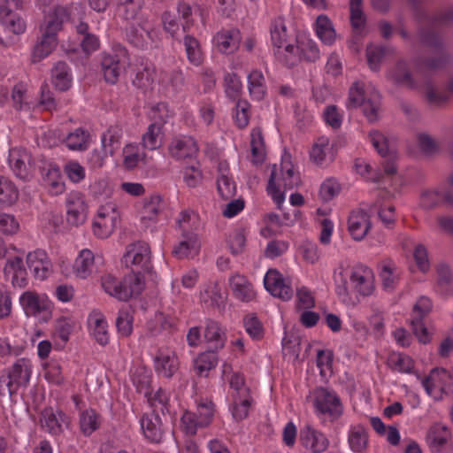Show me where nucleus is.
<instances>
[{
    "label": "nucleus",
    "instance_id": "obj_49",
    "mask_svg": "<svg viewBox=\"0 0 453 453\" xmlns=\"http://www.w3.org/2000/svg\"><path fill=\"white\" fill-rule=\"evenodd\" d=\"M19 199V189L9 178L0 177V204L10 206Z\"/></svg>",
    "mask_w": 453,
    "mask_h": 453
},
{
    "label": "nucleus",
    "instance_id": "obj_53",
    "mask_svg": "<svg viewBox=\"0 0 453 453\" xmlns=\"http://www.w3.org/2000/svg\"><path fill=\"white\" fill-rule=\"evenodd\" d=\"M204 339L210 345V348L215 349H221L225 344L224 333L219 325L213 320H208L206 322Z\"/></svg>",
    "mask_w": 453,
    "mask_h": 453
},
{
    "label": "nucleus",
    "instance_id": "obj_50",
    "mask_svg": "<svg viewBox=\"0 0 453 453\" xmlns=\"http://www.w3.org/2000/svg\"><path fill=\"white\" fill-rule=\"evenodd\" d=\"M89 133L82 128H76L65 139V146L70 150H85L89 146Z\"/></svg>",
    "mask_w": 453,
    "mask_h": 453
},
{
    "label": "nucleus",
    "instance_id": "obj_52",
    "mask_svg": "<svg viewBox=\"0 0 453 453\" xmlns=\"http://www.w3.org/2000/svg\"><path fill=\"white\" fill-rule=\"evenodd\" d=\"M388 365L395 372L411 373L414 368V361L405 354L393 352L388 357Z\"/></svg>",
    "mask_w": 453,
    "mask_h": 453
},
{
    "label": "nucleus",
    "instance_id": "obj_36",
    "mask_svg": "<svg viewBox=\"0 0 453 453\" xmlns=\"http://www.w3.org/2000/svg\"><path fill=\"white\" fill-rule=\"evenodd\" d=\"M169 151L173 157L183 159L196 156L198 146L192 137L183 136L173 140L169 146Z\"/></svg>",
    "mask_w": 453,
    "mask_h": 453
},
{
    "label": "nucleus",
    "instance_id": "obj_12",
    "mask_svg": "<svg viewBox=\"0 0 453 453\" xmlns=\"http://www.w3.org/2000/svg\"><path fill=\"white\" fill-rule=\"evenodd\" d=\"M451 374L444 368H434L421 380L427 395L434 400H441L448 395L450 388Z\"/></svg>",
    "mask_w": 453,
    "mask_h": 453
},
{
    "label": "nucleus",
    "instance_id": "obj_19",
    "mask_svg": "<svg viewBox=\"0 0 453 453\" xmlns=\"http://www.w3.org/2000/svg\"><path fill=\"white\" fill-rule=\"evenodd\" d=\"M103 263L104 259L101 255H96L92 250L83 249L74 260L73 272L77 278L85 280L96 272L98 265Z\"/></svg>",
    "mask_w": 453,
    "mask_h": 453
},
{
    "label": "nucleus",
    "instance_id": "obj_13",
    "mask_svg": "<svg viewBox=\"0 0 453 453\" xmlns=\"http://www.w3.org/2000/svg\"><path fill=\"white\" fill-rule=\"evenodd\" d=\"M127 62L128 56L125 48L119 47L113 54L104 53L101 65L104 80L108 83L115 84Z\"/></svg>",
    "mask_w": 453,
    "mask_h": 453
},
{
    "label": "nucleus",
    "instance_id": "obj_29",
    "mask_svg": "<svg viewBox=\"0 0 453 453\" xmlns=\"http://www.w3.org/2000/svg\"><path fill=\"white\" fill-rule=\"evenodd\" d=\"M154 365L159 375L171 378L179 368L178 357L172 350H159L154 358Z\"/></svg>",
    "mask_w": 453,
    "mask_h": 453
},
{
    "label": "nucleus",
    "instance_id": "obj_62",
    "mask_svg": "<svg viewBox=\"0 0 453 453\" xmlns=\"http://www.w3.org/2000/svg\"><path fill=\"white\" fill-rule=\"evenodd\" d=\"M276 58L288 66H294L301 60L300 51L297 50V44L295 46L287 43L278 50H274Z\"/></svg>",
    "mask_w": 453,
    "mask_h": 453
},
{
    "label": "nucleus",
    "instance_id": "obj_27",
    "mask_svg": "<svg viewBox=\"0 0 453 453\" xmlns=\"http://www.w3.org/2000/svg\"><path fill=\"white\" fill-rule=\"evenodd\" d=\"M371 228L369 215L362 210L351 211L348 219V229L356 241L363 240Z\"/></svg>",
    "mask_w": 453,
    "mask_h": 453
},
{
    "label": "nucleus",
    "instance_id": "obj_55",
    "mask_svg": "<svg viewBox=\"0 0 453 453\" xmlns=\"http://www.w3.org/2000/svg\"><path fill=\"white\" fill-rule=\"evenodd\" d=\"M248 88L256 100L264 98L266 92L265 80L261 71L254 70L248 75Z\"/></svg>",
    "mask_w": 453,
    "mask_h": 453
},
{
    "label": "nucleus",
    "instance_id": "obj_37",
    "mask_svg": "<svg viewBox=\"0 0 453 453\" xmlns=\"http://www.w3.org/2000/svg\"><path fill=\"white\" fill-rule=\"evenodd\" d=\"M145 289V280L142 273L132 271L123 278L122 301L127 302L131 298L139 296Z\"/></svg>",
    "mask_w": 453,
    "mask_h": 453
},
{
    "label": "nucleus",
    "instance_id": "obj_48",
    "mask_svg": "<svg viewBox=\"0 0 453 453\" xmlns=\"http://www.w3.org/2000/svg\"><path fill=\"white\" fill-rule=\"evenodd\" d=\"M148 399V403L152 408V413L161 412L165 414V412H169V402H170V393L162 388H158L155 392H151L145 395Z\"/></svg>",
    "mask_w": 453,
    "mask_h": 453
},
{
    "label": "nucleus",
    "instance_id": "obj_2",
    "mask_svg": "<svg viewBox=\"0 0 453 453\" xmlns=\"http://www.w3.org/2000/svg\"><path fill=\"white\" fill-rule=\"evenodd\" d=\"M68 14L65 7L55 8L53 14L48 17L45 27L42 28V37L35 43L31 61L38 63L47 58L57 47V34L62 28V25L67 19Z\"/></svg>",
    "mask_w": 453,
    "mask_h": 453
},
{
    "label": "nucleus",
    "instance_id": "obj_61",
    "mask_svg": "<svg viewBox=\"0 0 453 453\" xmlns=\"http://www.w3.org/2000/svg\"><path fill=\"white\" fill-rule=\"evenodd\" d=\"M183 73L180 69H173L172 71L161 70L159 73L158 84L164 88L176 90L183 85Z\"/></svg>",
    "mask_w": 453,
    "mask_h": 453
},
{
    "label": "nucleus",
    "instance_id": "obj_33",
    "mask_svg": "<svg viewBox=\"0 0 453 453\" xmlns=\"http://www.w3.org/2000/svg\"><path fill=\"white\" fill-rule=\"evenodd\" d=\"M157 73L154 65L149 61H142L137 67L133 84L140 88H152L156 81L158 82Z\"/></svg>",
    "mask_w": 453,
    "mask_h": 453
},
{
    "label": "nucleus",
    "instance_id": "obj_41",
    "mask_svg": "<svg viewBox=\"0 0 453 453\" xmlns=\"http://www.w3.org/2000/svg\"><path fill=\"white\" fill-rule=\"evenodd\" d=\"M270 40L273 51L288 43V34L283 18L278 17L272 20L270 25Z\"/></svg>",
    "mask_w": 453,
    "mask_h": 453
},
{
    "label": "nucleus",
    "instance_id": "obj_60",
    "mask_svg": "<svg viewBox=\"0 0 453 453\" xmlns=\"http://www.w3.org/2000/svg\"><path fill=\"white\" fill-rule=\"evenodd\" d=\"M297 50L300 51L301 59L314 62L319 58V50L317 43L305 36L297 39Z\"/></svg>",
    "mask_w": 453,
    "mask_h": 453
},
{
    "label": "nucleus",
    "instance_id": "obj_4",
    "mask_svg": "<svg viewBox=\"0 0 453 453\" xmlns=\"http://www.w3.org/2000/svg\"><path fill=\"white\" fill-rule=\"evenodd\" d=\"M33 372V365L30 359L21 357L17 359L9 368L5 374L0 376V395L8 394L12 395L20 388H25L30 381Z\"/></svg>",
    "mask_w": 453,
    "mask_h": 453
},
{
    "label": "nucleus",
    "instance_id": "obj_15",
    "mask_svg": "<svg viewBox=\"0 0 453 453\" xmlns=\"http://www.w3.org/2000/svg\"><path fill=\"white\" fill-rule=\"evenodd\" d=\"M66 210V221L73 226H79L85 223L88 218V204L85 196L79 191L68 193L65 200Z\"/></svg>",
    "mask_w": 453,
    "mask_h": 453
},
{
    "label": "nucleus",
    "instance_id": "obj_18",
    "mask_svg": "<svg viewBox=\"0 0 453 453\" xmlns=\"http://www.w3.org/2000/svg\"><path fill=\"white\" fill-rule=\"evenodd\" d=\"M265 289L273 296L288 301L293 296V288L288 279L276 269H269L264 277Z\"/></svg>",
    "mask_w": 453,
    "mask_h": 453
},
{
    "label": "nucleus",
    "instance_id": "obj_7",
    "mask_svg": "<svg viewBox=\"0 0 453 453\" xmlns=\"http://www.w3.org/2000/svg\"><path fill=\"white\" fill-rule=\"evenodd\" d=\"M120 221V212L116 203L109 201L102 204L94 217L92 232L99 239L110 237Z\"/></svg>",
    "mask_w": 453,
    "mask_h": 453
},
{
    "label": "nucleus",
    "instance_id": "obj_45",
    "mask_svg": "<svg viewBox=\"0 0 453 453\" xmlns=\"http://www.w3.org/2000/svg\"><path fill=\"white\" fill-rule=\"evenodd\" d=\"M315 30L323 43L332 45L335 42L336 34L327 16L322 14L317 18Z\"/></svg>",
    "mask_w": 453,
    "mask_h": 453
},
{
    "label": "nucleus",
    "instance_id": "obj_47",
    "mask_svg": "<svg viewBox=\"0 0 453 453\" xmlns=\"http://www.w3.org/2000/svg\"><path fill=\"white\" fill-rule=\"evenodd\" d=\"M177 228L180 234L196 233L199 226V217L191 210H183L176 219Z\"/></svg>",
    "mask_w": 453,
    "mask_h": 453
},
{
    "label": "nucleus",
    "instance_id": "obj_16",
    "mask_svg": "<svg viewBox=\"0 0 453 453\" xmlns=\"http://www.w3.org/2000/svg\"><path fill=\"white\" fill-rule=\"evenodd\" d=\"M122 137V126L119 124L111 126L101 136V144L104 156H101L98 152L95 151L91 157V161L93 164L101 167L104 165V157L112 156L114 152L119 148Z\"/></svg>",
    "mask_w": 453,
    "mask_h": 453
},
{
    "label": "nucleus",
    "instance_id": "obj_3",
    "mask_svg": "<svg viewBox=\"0 0 453 453\" xmlns=\"http://www.w3.org/2000/svg\"><path fill=\"white\" fill-rule=\"evenodd\" d=\"M299 183L300 177L295 173L289 156H287L282 159L280 168L276 165L273 166L268 180L267 192L278 208H280L285 201L286 190L292 189Z\"/></svg>",
    "mask_w": 453,
    "mask_h": 453
},
{
    "label": "nucleus",
    "instance_id": "obj_64",
    "mask_svg": "<svg viewBox=\"0 0 453 453\" xmlns=\"http://www.w3.org/2000/svg\"><path fill=\"white\" fill-rule=\"evenodd\" d=\"M134 316L130 309H121L118 312L116 326L121 337H127L133 332Z\"/></svg>",
    "mask_w": 453,
    "mask_h": 453
},
{
    "label": "nucleus",
    "instance_id": "obj_14",
    "mask_svg": "<svg viewBox=\"0 0 453 453\" xmlns=\"http://www.w3.org/2000/svg\"><path fill=\"white\" fill-rule=\"evenodd\" d=\"M314 407L319 414L331 418H338L342 414V405L337 395L327 388H319L314 390Z\"/></svg>",
    "mask_w": 453,
    "mask_h": 453
},
{
    "label": "nucleus",
    "instance_id": "obj_43",
    "mask_svg": "<svg viewBox=\"0 0 453 453\" xmlns=\"http://www.w3.org/2000/svg\"><path fill=\"white\" fill-rule=\"evenodd\" d=\"M52 82L61 91L67 90L72 86L73 76L70 68L65 62H58L52 69Z\"/></svg>",
    "mask_w": 453,
    "mask_h": 453
},
{
    "label": "nucleus",
    "instance_id": "obj_56",
    "mask_svg": "<svg viewBox=\"0 0 453 453\" xmlns=\"http://www.w3.org/2000/svg\"><path fill=\"white\" fill-rule=\"evenodd\" d=\"M12 105L17 111L28 110L30 108V96L28 86L24 82L15 84L12 90Z\"/></svg>",
    "mask_w": 453,
    "mask_h": 453
},
{
    "label": "nucleus",
    "instance_id": "obj_9",
    "mask_svg": "<svg viewBox=\"0 0 453 453\" xmlns=\"http://www.w3.org/2000/svg\"><path fill=\"white\" fill-rule=\"evenodd\" d=\"M122 260L125 265L134 272H149L151 268V252L149 244L144 242L129 244Z\"/></svg>",
    "mask_w": 453,
    "mask_h": 453
},
{
    "label": "nucleus",
    "instance_id": "obj_39",
    "mask_svg": "<svg viewBox=\"0 0 453 453\" xmlns=\"http://www.w3.org/2000/svg\"><path fill=\"white\" fill-rule=\"evenodd\" d=\"M181 239L173 252L178 258H186L196 254L200 249V242L196 233L180 234Z\"/></svg>",
    "mask_w": 453,
    "mask_h": 453
},
{
    "label": "nucleus",
    "instance_id": "obj_6",
    "mask_svg": "<svg viewBox=\"0 0 453 453\" xmlns=\"http://www.w3.org/2000/svg\"><path fill=\"white\" fill-rule=\"evenodd\" d=\"M349 106H361L367 120L373 123L380 118V96L375 89H372L370 93L365 92L363 87L358 82H356L349 88Z\"/></svg>",
    "mask_w": 453,
    "mask_h": 453
},
{
    "label": "nucleus",
    "instance_id": "obj_25",
    "mask_svg": "<svg viewBox=\"0 0 453 453\" xmlns=\"http://www.w3.org/2000/svg\"><path fill=\"white\" fill-rule=\"evenodd\" d=\"M229 288L234 298L241 302L249 303L256 298L257 293L253 284L248 278L240 273H234L228 280Z\"/></svg>",
    "mask_w": 453,
    "mask_h": 453
},
{
    "label": "nucleus",
    "instance_id": "obj_11",
    "mask_svg": "<svg viewBox=\"0 0 453 453\" xmlns=\"http://www.w3.org/2000/svg\"><path fill=\"white\" fill-rule=\"evenodd\" d=\"M453 202V180L440 185L435 189H426L420 194L419 207L424 210H432L435 207L451 205Z\"/></svg>",
    "mask_w": 453,
    "mask_h": 453
},
{
    "label": "nucleus",
    "instance_id": "obj_26",
    "mask_svg": "<svg viewBox=\"0 0 453 453\" xmlns=\"http://www.w3.org/2000/svg\"><path fill=\"white\" fill-rule=\"evenodd\" d=\"M241 39V33L238 29H223L214 35L213 43L219 51L231 54L239 48Z\"/></svg>",
    "mask_w": 453,
    "mask_h": 453
},
{
    "label": "nucleus",
    "instance_id": "obj_44",
    "mask_svg": "<svg viewBox=\"0 0 453 453\" xmlns=\"http://www.w3.org/2000/svg\"><path fill=\"white\" fill-rule=\"evenodd\" d=\"M252 403L251 395H233L229 410L234 419L236 421L245 419L249 415Z\"/></svg>",
    "mask_w": 453,
    "mask_h": 453
},
{
    "label": "nucleus",
    "instance_id": "obj_59",
    "mask_svg": "<svg viewBox=\"0 0 453 453\" xmlns=\"http://www.w3.org/2000/svg\"><path fill=\"white\" fill-rule=\"evenodd\" d=\"M183 43L188 61L194 65H200L203 61L200 42L195 37L186 35Z\"/></svg>",
    "mask_w": 453,
    "mask_h": 453
},
{
    "label": "nucleus",
    "instance_id": "obj_5",
    "mask_svg": "<svg viewBox=\"0 0 453 453\" xmlns=\"http://www.w3.org/2000/svg\"><path fill=\"white\" fill-rule=\"evenodd\" d=\"M215 404L209 399L196 403V411H185L180 418L181 430L188 435L196 434L199 428L209 426L215 416Z\"/></svg>",
    "mask_w": 453,
    "mask_h": 453
},
{
    "label": "nucleus",
    "instance_id": "obj_46",
    "mask_svg": "<svg viewBox=\"0 0 453 453\" xmlns=\"http://www.w3.org/2000/svg\"><path fill=\"white\" fill-rule=\"evenodd\" d=\"M251 162L254 165H260L265 159V145L262 132L259 128H254L250 134Z\"/></svg>",
    "mask_w": 453,
    "mask_h": 453
},
{
    "label": "nucleus",
    "instance_id": "obj_51",
    "mask_svg": "<svg viewBox=\"0 0 453 453\" xmlns=\"http://www.w3.org/2000/svg\"><path fill=\"white\" fill-rule=\"evenodd\" d=\"M123 165L133 170L144 161L145 154L137 144L129 143L123 148Z\"/></svg>",
    "mask_w": 453,
    "mask_h": 453
},
{
    "label": "nucleus",
    "instance_id": "obj_35",
    "mask_svg": "<svg viewBox=\"0 0 453 453\" xmlns=\"http://www.w3.org/2000/svg\"><path fill=\"white\" fill-rule=\"evenodd\" d=\"M450 438V429L441 423H436L430 428L426 441L434 453H441L442 449Z\"/></svg>",
    "mask_w": 453,
    "mask_h": 453
},
{
    "label": "nucleus",
    "instance_id": "obj_42",
    "mask_svg": "<svg viewBox=\"0 0 453 453\" xmlns=\"http://www.w3.org/2000/svg\"><path fill=\"white\" fill-rule=\"evenodd\" d=\"M380 278L386 290H393L398 283L399 273L395 262L384 260L380 264Z\"/></svg>",
    "mask_w": 453,
    "mask_h": 453
},
{
    "label": "nucleus",
    "instance_id": "obj_23",
    "mask_svg": "<svg viewBox=\"0 0 453 453\" xmlns=\"http://www.w3.org/2000/svg\"><path fill=\"white\" fill-rule=\"evenodd\" d=\"M40 422L48 433L58 435L68 426L70 419L62 411L46 408L42 411Z\"/></svg>",
    "mask_w": 453,
    "mask_h": 453
},
{
    "label": "nucleus",
    "instance_id": "obj_22",
    "mask_svg": "<svg viewBox=\"0 0 453 453\" xmlns=\"http://www.w3.org/2000/svg\"><path fill=\"white\" fill-rule=\"evenodd\" d=\"M8 164L17 177L23 180L29 178L32 168L31 156L25 148L13 147L10 149Z\"/></svg>",
    "mask_w": 453,
    "mask_h": 453
},
{
    "label": "nucleus",
    "instance_id": "obj_63",
    "mask_svg": "<svg viewBox=\"0 0 453 453\" xmlns=\"http://www.w3.org/2000/svg\"><path fill=\"white\" fill-rule=\"evenodd\" d=\"M218 361L215 351H205L195 360V368L198 374L206 376L210 370L216 367Z\"/></svg>",
    "mask_w": 453,
    "mask_h": 453
},
{
    "label": "nucleus",
    "instance_id": "obj_31",
    "mask_svg": "<svg viewBox=\"0 0 453 453\" xmlns=\"http://www.w3.org/2000/svg\"><path fill=\"white\" fill-rule=\"evenodd\" d=\"M129 41L136 47L142 48L148 41H153L155 31L152 24L148 20H142L137 25L133 24L127 33Z\"/></svg>",
    "mask_w": 453,
    "mask_h": 453
},
{
    "label": "nucleus",
    "instance_id": "obj_24",
    "mask_svg": "<svg viewBox=\"0 0 453 453\" xmlns=\"http://www.w3.org/2000/svg\"><path fill=\"white\" fill-rule=\"evenodd\" d=\"M165 202L159 194H153L142 201V206L139 211L141 222L144 226H149L157 220L159 214L165 209Z\"/></svg>",
    "mask_w": 453,
    "mask_h": 453
},
{
    "label": "nucleus",
    "instance_id": "obj_32",
    "mask_svg": "<svg viewBox=\"0 0 453 453\" xmlns=\"http://www.w3.org/2000/svg\"><path fill=\"white\" fill-rule=\"evenodd\" d=\"M42 181L48 192L52 196H58L65 189L60 169L55 165H49L42 170Z\"/></svg>",
    "mask_w": 453,
    "mask_h": 453
},
{
    "label": "nucleus",
    "instance_id": "obj_34",
    "mask_svg": "<svg viewBox=\"0 0 453 453\" xmlns=\"http://www.w3.org/2000/svg\"><path fill=\"white\" fill-rule=\"evenodd\" d=\"M332 144L327 136L322 135L316 139L310 150V159L316 165H323L327 159L332 160L334 154Z\"/></svg>",
    "mask_w": 453,
    "mask_h": 453
},
{
    "label": "nucleus",
    "instance_id": "obj_17",
    "mask_svg": "<svg viewBox=\"0 0 453 453\" xmlns=\"http://www.w3.org/2000/svg\"><path fill=\"white\" fill-rule=\"evenodd\" d=\"M26 264L35 279L44 280L53 273V264L46 250L35 249L26 255Z\"/></svg>",
    "mask_w": 453,
    "mask_h": 453
},
{
    "label": "nucleus",
    "instance_id": "obj_28",
    "mask_svg": "<svg viewBox=\"0 0 453 453\" xmlns=\"http://www.w3.org/2000/svg\"><path fill=\"white\" fill-rule=\"evenodd\" d=\"M88 326L91 335L103 346L110 342L108 323L104 315L99 311H93L88 318Z\"/></svg>",
    "mask_w": 453,
    "mask_h": 453
},
{
    "label": "nucleus",
    "instance_id": "obj_20",
    "mask_svg": "<svg viewBox=\"0 0 453 453\" xmlns=\"http://www.w3.org/2000/svg\"><path fill=\"white\" fill-rule=\"evenodd\" d=\"M299 441L310 453H323L329 447L327 436L311 426H305L300 430Z\"/></svg>",
    "mask_w": 453,
    "mask_h": 453
},
{
    "label": "nucleus",
    "instance_id": "obj_40",
    "mask_svg": "<svg viewBox=\"0 0 453 453\" xmlns=\"http://www.w3.org/2000/svg\"><path fill=\"white\" fill-rule=\"evenodd\" d=\"M222 376L228 380L232 389L233 395H250V388L246 386L243 376L239 372H233V368L228 364L222 365Z\"/></svg>",
    "mask_w": 453,
    "mask_h": 453
},
{
    "label": "nucleus",
    "instance_id": "obj_57",
    "mask_svg": "<svg viewBox=\"0 0 453 453\" xmlns=\"http://www.w3.org/2000/svg\"><path fill=\"white\" fill-rule=\"evenodd\" d=\"M112 4L116 5L118 12L125 19H134L140 12L143 0H111Z\"/></svg>",
    "mask_w": 453,
    "mask_h": 453
},
{
    "label": "nucleus",
    "instance_id": "obj_58",
    "mask_svg": "<svg viewBox=\"0 0 453 453\" xmlns=\"http://www.w3.org/2000/svg\"><path fill=\"white\" fill-rule=\"evenodd\" d=\"M101 286L106 294L119 301H122V296H126L122 290L123 279L119 280L111 273H106L102 276Z\"/></svg>",
    "mask_w": 453,
    "mask_h": 453
},
{
    "label": "nucleus",
    "instance_id": "obj_1",
    "mask_svg": "<svg viewBox=\"0 0 453 453\" xmlns=\"http://www.w3.org/2000/svg\"><path fill=\"white\" fill-rule=\"evenodd\" d=\"M335 293L339 300L348 306H355L360 297H367L375 290L373 271L362 264L351 268L341 264L334 271Z\"/></svg>",
    "mask_w": 453,
    "mask_h": 453
},
{
    "label": "nucleus",
    "instance_id": "obj_54",
    "mask_svg": "<svg viewBox=\"0 0 453 453\" xmlns=\"http://www.w3.org/2000/svg\"><path fill=\"white\" fill-rule=\"evenodd\" d=\"M101 424L99 414L93 409H87L80 415V427L86 436L92 434L97 430Z\"/></svg>",
    "mask_w": 453,
    "mask_h": 453
},
{
    "label": "nucleus",
    "instance_id": "obj_10",
    "mask_svg": "<svg viewBox=\"0 0 453 453\" xmlns=\"http://www.w3.org/2000/svg\"><path fill=\"white\" fill-rule=\"evenodd\" d=\"M22 8V0H1L0 3V23L15 35L23 34L27 28L26 21L14 12Z\"/></svg>",
    "mask_w": 453,
    "mask_h": 453
},
{
    "label": "nucleus",
    "instance_id": "obj_8",
    "mask_svg": "<svg viewBox=\"0 0 453 453\" xmlns=\"http://www.w3.org/2000/svg\"><path fill=\"white\" fill-rule=\"evenodd\" d=\"M19 304L25 314L47 322L52 314V303L45 294L27 290L19 296Z\"/></svg>",
    "mask_w": 453,
    "mask_h": 453
},
{
    "label": "nucleus",
    "instance_id": "obj_21",
    "mask_svg": "<svg viewBox=\"0 0 453 453\" xmlns=\"http://www.w3.org/2000/svg\"><path fill=\"white\" fill-rule=\"evenodd\" d=\"M4 275L14 288H25L28 283L27 268L23 257L19 256L10 257L4 266Z\"/></svg>",
    "mask_w": 453,
    "mask_h": 453
},
{
    "label": "nucleus",
    "instance_id": "obj_38",
    "mask_svg": "<svg viewBox=\"0 0 453 453\" xmlns=\"http://www.w3.org/2000/svg\"><path fill=\"white\" fill-rule=\"evenodd\" d=\"M348 444L353 453H365L369 446L366 429L359 424L351 426L348 432Z\"/></svg>",
    "mask_w": 453,
    "mask_h": 453
},
{
    "label": "nucleus",
    "instance_id": "obj_30",
    "mask_svg": "<svg viewBox=\"0 0 453 453\" xmlns=\"http://www.w3.org/2000/svg\"><path fill=\"white\" fill-rule=\"evenodd\" d=\"M141 428L145 438L151 442H159L163 438L162 422L158 413H146L141 420Z\"/></svg>",
    "mask_w": 453,
    "mask_h": 453
}]
</instances>
